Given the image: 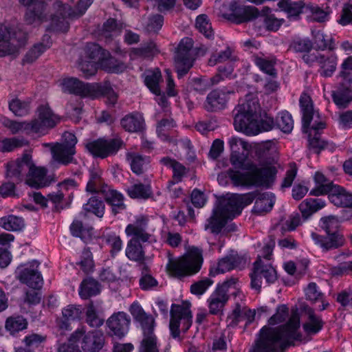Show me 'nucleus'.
<instances>
[{
  "label": "nucleus",
  "mask_w": 352,
  "mask_h": 352,
  "mask_svg": "<svg viewBox=\"0 0 352 352\" xmlns=\"http://www.w3.org/2000/svg\"><path fill=\"white\" fill-rule=\"evenodd\" d=\"M259 110L258 100L253 95H248L236 107L234 125L237 131L248 135H255L263 131L272 130L275 124L273 118L265 113L258 120Z\"/></svg>",
  "instance_id": "7ed1b4c3"
},
{
  "label": "nucleus",
  "mask_w": 352,
  "mask_h": 352,
  "mask_svg": "<svg viewBox=\"0 0 352 352\" xmlns=\"http://www.w3.org/2000/svg\"><path fill=\"white\" fill-rule=\"evenodd\" d=\"M127 160L130 163L131 170L136 174L142 173L149 163L148 157L135 153H129L127 155Z\"/></svg>",
  "instance_id": "ea45409f"
},
{
  "label": "nucleus",
  "mask_w": 352,
  "mask_h": 352,
  "mask_svg": "<svg viewBox=\"0 0 352 352\" xmlns=\"http://www.w3.org/2000/svg\"><path fill=\"white\" fill-rule=\"evenodd\" d=\"M213 282L209 278L202 279L193 283L190 287L192 294L197 296H201L212 285Z\"/></svg>",
  "instance_id": "680f3d73"
},
{
  "label": "nucleus",
  "mask_w": 352,
  "mask_h": 352,
  "mask_svg": "<svg viewBox=\"0 0 352 352\" xmlns=\"http://www.w3.org/2000/svg\"><path fill=\"white\" fill-rule=\"evenodd\" d=\"M77 182L74 179H66L59 184V192L56 195H51L50 198L54 203H58L65 196L64 191H69L77 187Z\"/></svg>",
  "instance_id": "8fccbe9b"
},
{
  "label": "nucleus",
  "mask_w": 352,
  "mask_h": 352,
  "mask_svg": "<svg viewBox=\"0 0 352 352\" xmlns=\"http://www.w3.org/2000/svg\"><path fill=\"white\" fill-rule=\"evenodd\" d=\"M82 311L79 306L69 305L63 310V317L65 322L60 327L61 329H67L68 322H74L81 318Z\"/></svg>",
  "instance_id": "a19ab883"
},
{
  "label": "nucleus",
  "mask_w": 352,
  "mask_h": 352,
  "mask_svg": "<svg viewBox=\"0 0 352 352\" xmlns=\"http://www.w3.org/2000/svg\"><path fill=\"white\" fill-rule=\"evenodd\" d=\"M235 280H230L219 286L208 299L210 312L212 314L220 313L228 300V294L236 296L239 290Z\"/></svg>",
  "instance_id": "ddd939ff"
},
{
  "label": "nucleus",
  "mask_w": 352,
  "mask_h": 352,
  "mask_svg": "<svg viewBox=\"0 0 352 352\" xmlns=\"http://www.w3.org/2000/svg\"><path fill=\"white\" fill-rule=\"evenodd\" d=\"M162 162L167 166L171 168L173 170V181L170 182L168 185V188L171 191L173 190V189H171V186L175 182L180 181L182 177L186 172V168L182 164L169 158H164Z\"/></svg>",
  "instance_id": "37998d69"
},
{
  "label": "nucleus",
  "mask_w": 352,
  "mask_h": 352,
  "mask_svg": "<svg viewBox=\"0 0 352 352\" xmlns=\"http://www.w3.org/2000/svg\"><path fill=\"white\" fill-rule=\"evenodd\" d=\"M27 144V141L23 138H6L1 141L0 151H11L16 148L21 147Z\"/></svg>",
  "instance_id": "603ef678"
},
{
  "label": "nucleus",
  "mask_w": 352,
  "mask_h": 352,
  "mask_svg": "<svg viewBox=\"0 0 352 352\" xmlns=\"http://www.w3.org/2000/svg\"><path fill=\"white\" fill-rule=\"evenodd\" d=\"M325 206V201L322 199H306L299 206L302 215L307 219L312 214Z\"/></svg>",
  "instance_id": "473e14b6"
},
{
  "label": "nucleus",
  "mask_w": 352,
  "mask_h": 352,
  "mask_svg": "<svg viewBox=\"0 0 352 352\" xmlns=\"http://www.w3.org/2000/svg\"><path fill=\"white\" fill-rule=\"evenodd\" d=\"M274 246L275 241L274 239L268 238L263 243L262 252L258 255V259L254 264L250 277L251 286L254 289L259 290L261 288L262 277H264L268 283H272L276 280V270L270 263Z\"/></svg>",
  "instance_id": "6e6552de"
},
{
  "label": "nucleus",
  "mask_w": 352,
  "mask_h": 352,
  "mask_svg": "<svg viewBox=\"0 0 352 352\" xmlns=\"http://www.w3.org/2000/svg\"><path fill=\"white\" fill-rule=\"evenodd\" d=\"M192 324V314L188 305H174L171 309L170 331L174 338L186 331Z\"/></svg>",
  "instance_id": "f3484780"
},
{
  "label": "nucleus",
  "mask_w": 352,
  "mask_h": 352,
  "mask_svg": "<svg viewBox=\"0 0 352 352\" xmlns=\"http://www.w3.org/2000/svg\"><path fill=\"white\" fill-rule=\"evenodd\" d=\"M120 146L121 142L118 139L110 140L99 139L87 143L86 148L94 156L104 158L116 153Z\"/></svg>",
  "instance_id": "5701e85b"
},
{
  "label": "nucleus",
  "mask_w": 352,
  "mask_h": 352,
  "mask_svg": "<svg viewBox=\"0 0 352 352\" xmlns=\"http://www.w3.org/2000/svg\"><path fill=\"white\" fill-rule=\"evenodd\" d=\"M314 179L316 183V187L310 191V195H311L319 196L328 193L331 186H334L319 171L315 173Z\"/></svg>",
  "instance_id": "f704fd0d"
},
{
  "label": "nucleus",
  "mask_w": 352,
  "mask_h": 352,
  "mask_svg": "<svg viewBox=\"0 0 352 352\" xmlns=\"http://www.w3.org/2000/svg\"><path fill=\"white\" fill-rule=\"evenodd\" d=\"M28 169L26 184L34 188H43L51 182L50 177L47 175V170L43 166H36L31 161L28 155L10 163L8 166V175L10 177L18 176Z\"/></svg>",
  "instance_id": "1a4fd4ad"
},
{
  "label": "nucleus",
  "mask_w": 352,
  "mask_h": 352,
  "mask_svg": "<svg viewBox=\"0 0 352 352\" xmlns=\"http://www.w3.org/2000/svg\"><path fill=\"white\" fill-rule=\"evenodd\" d=\"M24 35L21 32L11 31L8 25H0V56H4L16 52L23 45Z\"/></svg>",
  "instance_id": "aec40b11"
},
{
  "label": "nucleus",
  "mask_w": 352,
  "mask_h": 352,
  "mask_svg": "<svg viewBox=\"0 0 352 352\" xmlns=\"http://www.w3.org/2000/svg\"><path fill=\"white\" fill-rule=\"evenodd\" d=\"M63 144H56L51 146L53 161L58 164H67L72 161L75 154V145L77 143L76 136L69 132L63 135Z\"/></svg>",
  "instance_id": "a211bd4d"
},
{
  "label": "nucleus",
  "mask_w": 352,
  "mask_h": 352,
  "mask_svg": "<svg viewBox=\"0 0 352 352\" xmlns=\"http://www.w3.org/2000/svg\"><path fill=\"white\" fill-rule=\"evenodd\" d=\"M226 96L219 91H213L207 97L206 108L208 111L221 109L226 103Z\"/></svg>",
  "instance_id": "58836bf2"
},
{
  "label": "nucleus",
  "mask_w": 352,
  "mask_h": 352,
  "mask_svg": "<svg viewBox=\"0 0 352 352\" xmlns=\"http://www.w3.org/2000/svg\"><path fill=\"white\" fill-rule=\"evenodd\" d=\"M127 193L133 199H147L151 190L148 185L135 184L127 188Z\"/></svg>",
  "instance_id": "de8ad7c7"
},
{
  "label": "nucleus",
  "mask_w": 352,
  "mask_h": 352,
  "mask_svg": "<svg viewBox=\"0 0 352 352\" xmlns=\"http://www.w3.org/2000/svg\"><path fill=\"white\" fill-rule=\"evenodd\" d=\"M328 193L330 201L335 206L352 207V194L343 188L337 185L332 186Z\"/></svg>",
  "instance_id": "bb28decb"
},
{
  "label": "nucleus",
  "mask_w": 352,
  "mask_h": 352,
  "mask_svg": "<svg viewBox=\"0 0 352 352\" xmlns=\"http://www.w3.org/2000/svg\"><path fill=\"white\" fill-rule=\"evenodd\" d=\"M339 126L342 129L352 128V111H347L339 115L338 118Z\"/></svg>",
  "instance_id": "69168bd1"
},
{
  "label": "nucleus",
  "mask_w": 352,
  "mask_h": 352,
  "mask_svg": "<svg viewBox=\"0 0 352 352\" xmlns=\"http://www.w3.org/2000/svg\"><path fill=\"white\" fill-rule=\"evenodd\" d=\"M100 87V94L98 96L104 95L108 100L109 103L113 104L117 100V95L112 89L111 85L108 82H105L102 85L98 84Z\"/></svg>",
  "instance_id": "0e129e2a"
},
{
  "label": "nucleus",
  "mask_w": 352,
  "mask_h": 352,
  "mask_svg": "<svg viewBox=\"0 0 352 352\" xmlns=\"http://www.w3.org/2000/svg\"><path fill=\"white\" fill-rule=\"evenodd\" d=\"M246 263V259L239 256L236 252H232L228 256L221 258L217 263L214 270L215 273H225L235 267H240Z\"/></svg>",
  "instance_id": "a878e982"
},
{
  "label": "nucleus",
  "mask_w": 352,
  "mask_h": 352,
  "mask_svg": "<svg viewBox=\"0 0 352 352\" xmlns=\"http://www.w3.org/2000/svg\"><path fill=\"white\" fill-rule=\"evenodd\" d=\"M28 322L22 316H12L6 320V329L12 335L26 329Z\"/></svg>",
  "instance_id": "c03bdc74"
},
{
  "label": "nucleus",
  "mask_w": 352,
  "mask_h": 352,
  "mask_svg": "<svg viewBox=\"0 0 352 352\" xmlns=\"http://www.w3.org/2000/svg\"><path fill=\"white\" fill-rule=\"evenodd\" d=\"M38 265L36 261L20 265L16 270V278L30 287H40L43 283V278L38 271Z\"/></svg>",
  "instance_id": "412c9836"
},
{
  "label": "nucleus",
  "mask_w": 352,
  "mask_h": 352,
  "mask_svg": "<svg viewBox=\"0 0 352 352\" xmlns=\"http://www.w3.org/2000/svg\"><path fill=\"white\" fill-rule=\"evenodd\" d=\"M339 223L338 219L335 216L323 217L320 220V226L326 231L327 236L322 237L316 233H311V239L322 251L336 248L344 243L342 235L336 232Z\"/></svg>",
  "instance_id": "f8f14e48"
},
{
  "label": "nucleus",
  "mask_w": 352,
  "mask_h": 352,
  "mask_svg": "<svg viewBox=\"0 0 352 352\" xmlns=\"http://www.w3.org/2000/svg\"><path fill=\"white\" fill-rule=\"evenodd\" d=\"M220 13L223 17L237 23L250 20L257 14L254 8L244 6L236 2L231 3L229 7L223 6Z\"/></svg>",
  "instance_id": "4be33fe9"
},
{
  "label": "nucleus",
  "mask_w": 352,
  "mask_h": 352,
  "mask_svg": "<svg viewBox=\"0 0 352 352\" xmlns=\"http://www.w3.org/2000/svg\"><path fill=\"white\" fill-rule=\"evenodd\" d=\"M49 47L50 45H43L42 43L35 45L26 54L23 61L28 63L34 62Z\"/></svg>",
  "instance_id": "4d7b16f0"
},
{
  "label": "nucleus",
  "mask_w": 352,
  "mask_h": 352,
  "mask_svg": "<svg viewBox=\"0 0 352 352\" xmlns=\"http://www.w3.org/2000/svg\"><path fill=\"white\" fill-rule=\"evenodd\" d=\"M24 6H31L25 14V21L29 24L38 25L47 19V14L44 12L52 10L56 12L51 14L52 22L55 21V16L59 14L65 18L80 16L82 15L87 9L93 3L94 0H80L78 5V12H70V9L60 4L59 0H48L45 3L43 0H19Z\"/></svg>",
  "instance_id": "39448f33"
},
{
  "label": "nucleus",
  "mask_w": 352,
  "mask_h": 352,
  "mask_svg": "<svg viewBox=\"0 0 352 352\" xmlns=\"http://www.w3.org/2000/svg\"><path fill=\"white\" fill-rule=\"evenodd\" d=\"M143 338L140 346V352H158L159 344L153 333V327L142 330Z\"/></svg>",
  "instance_id": "7c9ffc66"
},
{
  "label": "nucleus",
  "mask_w": 352,
  "mask_h": 352,
  "mask_svg": "<svg viewBox=\"0 0 352 352\" xmlns=\"http://www.w3.org/2000/svg\"><path fill=\"white\" fill-rule=\"evenodd\" d=\"M231 151L230 162L235 168L246 170L244 173L230 171L229 177L233 184L239 186L270 187L275 180L276 167L271 162L258 164L248 162V144L241 138L232 137L228 140Z\"/></svg>",
  "instance_id": "f03ea898"
},
{
  "label": "nucleus",
  "mask_w": 352,
  "mask_h": 352,
  "mask_svg": "<svg viewBox=\"0 0 352 352\" xmlns=\"http://www.w3.org/2000/svg\"><path fill=\"white\" fill-rule=\"evenodd\" d=\"M317 61L321 67V74L324 76H329L336 69L337 57L332 54L327 56L322 55L317 58Z\"/></svg>",
  "instance_id": "4c0bfd02"
},
{
  "label": "nucleus",
  "mask_w": 352,
  "mask_h": 352,
  "mask_svg": "<svg viewBox=\"0 0 352 352\" xmlns=\"http://www.w3.org/2000/svg\"><path fill=\"white\" fill-rule=\"evenodd\" d=\"M162 80L161 72L158 69L148 70L144 74V83L150 91L154 94L155 100L162 108L168 107V102L165 95L162 93L160 82Z\"/></svg>",
  "instance_id": "b1692460"
},
{
  "label": "nucleus",
  "mask_w": 352,
  "mask_h": 352,
  "mask_svg": "<svg viewBox=\"0 0 352 352\" xmlns=\"http://www.w3.org/2000/svg\"><path fill=\"white\" fill-rule=\"evenodd\" d=\"M145 221L143 218L134 223L128 225L125 229L126 235L133 238L126 248V256L131 261H141L144 258V252L139 241L152 243L155 241V237L144 231Z\"/></svg>",
  "instance_id": "9b49d317"
},
{
  "label": "nucleus",
  "mask_w": 352,
  "mask_h": 352,
  "mask_svg": "<svg viewBox=\"0 0 352 352\" xmlns=\"http://www.w3.org/2000/svg\"><path fill=\"white\" fill-rule=\"evenodd\" d=\"M192 40L190 38H183L178 45L175 63L179 77L186 74L192 66L194 58L192 56Z\"/></svg>",
  "instance_id": "6ab92c4d"
},
{
  "label": "nucleus",
  "mask_w": 352,
  "mask_h": 352,
  "mask_svg": "<svg viewBox=\"0 0 352 352\" xmlns=\"http://www.w3.org/2000/svg\"><path fill=\"white\" fill-rule=\"evenodd\" d=\"M45 340V338L44 336L32 333L24 338L23 343L28 349L31 350L38 347Z\"/></svg>",
  "instance_id": "e2e57ef3"
},
{
  "label": "nucleus",
  "mask_w": 352,
  "mask_h": 352,
  "mask_svg": "<svg viewBox=\"0 0 352 352\" xmlns=\"http://www.w3.org/2000/svg\"><path fill=\"white\" fill-rule=\"evenodd\" d=\"M122 126L126 131L135 132L140 131L144 126V119L141 114H132L125 116L122 120Z\"/></svg>",
  "instance_id": "e433bc0d"
},
{
  "label": "nucleus",
  "mask_w": 352,
  "mask_h": 352,
  "mask_svg": "<svg viewBox=\"0 0 352 352\" xmlns=\"http://www.w3.org/2000/svg\"><path fill=\"white\" fill-rule=\"evenodd\" d=\"M253 200L254 195L252 193L228 194L214 208L212 217L205 226V230L214 236L218 235L227 221L239 215L243 208Z\"/></svg>",
  "instance_id": "20e7f679"
},
{
  "label": "nucleus",
  "mask_w": 352,
  "mask_h": 352,
  "mask_svg": "<svg viewBox=\"0 0 352 352\" xmlns=\"http://www.w3.org/2000/svg\"><path fill=\"white\" fill-rule=\"evenodd\" d=\"M241 317L245 318L248 322H251L257 319L256 310L248 309L246 308L241 309L240 307H236L229 315L228 318L232 320L231 322L236 323Z\"/></svg>",
  "instance_id": "49530a36"
},
{
  "label": "nucleus",
  "mask_w": 352,
  "mask_h": 352,
  "mask_svg": "<svg viewBox=\"0 0 352 352\" xmlns=\"http://www.w3.org/2000/svg\"><path fill=\"white\" fill-rule=\"evenodd\" d=\"M0 226L6 230L19 231L24 227V221L19 217L9 215L0 219Z\"/></svg>",
  "instance_id": "79ce46f5"
},
{
  "label": "nucleus",
  "mask_w": 352,
  "mask_h": 352,
  "mask_svg": "<svg viewBox=\"0 0 352 352\" xmlns=\"http://www.w3.org/2000/svg\"><path fill=\"white\" fill-rule=\"evenodd\" d=\"M203 263L201 250L192 247L183 256L177 258H170L166 264L168 275L182 278L197 273Z\"/></svg>",
  "instance_id": "9d476101"
},
{
  "label": "nucleus",
  "mask_w": 352,
  "mask_h": 352,
  "mask_svg": "<svg viewBox=\"0 0 352 352\" xmlns=\"http://www.w3.org/2000/svg\"><path fill=\"white\" fill-rule=\"evenodd\" d=\"M87 322L91 327H99L103 324L104 320L96 313L93 305H89L86 311Z\"/></svg>",
  "instance_id": "052dcab7"
},
{
  "label": "nucleus",
  "mask_w": 352,
  "mask_h": 352,
  "mask_svg": "<svg viewBox=\"0 0 352 352\" xmlns=\"http://www.w3.org/2000/svg\"><path fill=\"white\" fill-rule=\"evenodd\" d=\"M130 312L134 318L140 323L142 330L145 328L148 329V327H153V318L151 316H147L138 302H134L131 305Z\"/></svg>",
  "instance_id": "72a5a7b5"
},
{
  "label": "nucleus",
  "mask_w": 352,
  "mask_h": 352,
  "mask_svg": "<svg viewBox=\"0 0 352 352\" xmlns=\"http://www.w3.org/2000/svg\"><path fill=\"white\" fill-rule=\"evenodd\" d=\"M275 202L274 195L271 192H265L259 195L255 201L254 212L263 214L272 210Z\"/></svg>",
  "instance_id": "2f4dec72"
},
{
  "label": "nucleus",
  "mask_w": 352,
  "mask_h": 352,
  "mask_svg": "<svg viewBox=\"0 0 352 352\" xmlns=\"http://www.w3.org/2000/svg\"><path fill=\"white\" fill-rule=\"evenodd\" d=\"M315 43L318 48H325L331 45V38L324 35L322 32H317L314 34Z\"/></svg>",
  "instance_id": "774afa93"
},
{
  "label": "nucleus",
  "mask_w": 352,
  "mask_h": 352,
  "mask_svg": "<svg viewBox=\"0 0 352 352\" xmlns=\"http://www.w3.org/2000/svg\"><path fill=\"white\" fill-rule=\"evenodd\" d=\"M300 104L302 113V129L308 133L309 126L311 129L318 131L325 127L324 118L313 108L310 97L304 94L300 96Z\"/></svg>",
  "instance_id": "2eb2a0df"
},
{
  "label": "nucleus",
  "mask_w": 352,
  "mask_h": 352,
  "mask_svg": "<svg viewBox=\"0 0 352 352\" xmlns=\"http://www.w3.org/2000/svg\"><path fill=\"white\" fill-rule=\"evenodd\" d=\"M254 62L256 65L263 72L270 75L274 76L276 72L274 69V60L268 58L263 54L256 55L254 56Z\"/></svg>",
  "instance_id": "a18cd8bd"
},
{
  "label": "nucleus",
  "mask_w": 352,
  "mask_h": 352,
  "mask_svg": "<svg viewBox=\"0 0 352 352\" xmlns=\"http://www.w3.org/2000/svg\"><path fill=\"white\" fill-rule=\"evenodd\" d=\"M9 108L16 116H23L28 112L29 104L18 98H15L10 102Z\"/></svg>",
  "instance_id": "13d9d810"
},
{
  "label": "nucleus",
  "mask_w": 352,
  "mask_h": 352,
  "mask_svg": "<svg viewBox=\"0 0 352 352\" xmlns=\"http://www.w3.org/2000/svg\"><path fill=\"white\" fill-rule=\"evenodd\" d=\"M333 101L339 107H344L352 100V90L346 88L333 94Z\"/></svg>",
  "instance_id": "3c124183"
},
{
  "label": "nucleus",
  "mask_w": 352,
  "mask_h": 352,
  "mask_svg": "<svg viewBox=\"0 0 352 352\" xmlns=\"http://www.w3.org/2000/svg\"><path fill=\"white\" fill-rule=\"evenodd\" d=\"M277 126L285 133H289L294 127V120L287 111L280 112L276 118Z\"/></svg>",
  "instance_id": "09e8293b"
},
{
  "label": "nucleus",
  "mask_w": 352,
  "mask_h": 352,
  "mask_svg": "<svg viewBox=\"0 0 352 352\" xmlns=\"http://www.w3.org/2000/svg\"><path fill=\"white\" fill-rule=\"evenodd\" d=\"M78 65L85 77L94 75L98 67L109 73H121L126 69L123 62L111 56L108 52L94 43L86 47Z\"/></svg>",
  "instance_id": "423d86ee"
},
{
  "label": "nucleus",
  "mask_w": 352,
  "mask_h": 352,
  "mask_svg": "<svg viewBox=\"0 0 352 352\" xmlns=\"http://www.w3.org/2000/svg\"><path fill=\"white\" fill-rule=\"evenodd\" d=\"M307 17L313 21L323 22L327 19L328 12L320 9L319 7L308 3Z\"/></svg>",
  "instance_id": "864d4df0"
},
{
  "label": "nucleus",
  "mask_w": 352,
  "mask_h": 352,
  "mask_svg": "<svg viewBox=\"0 0 352 352\" xmlns=\"http://www.w3.org/2000/svg\"><path fill=\"white\" fill-rule=\"evenodd\" d=\"M130 319L124 312L113 314L107 320V325L113 333L118 338L124 336L128 331Z\"/></svg>",
  "instance_id": "393cba45"
},
{
  "label": "nucleus",
  "mask_w": 352,
  "mask_h": 352,
  "mask_svg": "<svg viewBox=\"0 0 352 352\" xmlns=\"http://www.w3.org/2000/svg\"><path fill=\"white\" fill-rule=\"evenodd\" d=\"M158 50L153 43H150L144 49H133L131 51L130 56L132 59L136 57H150L157 54Z\"/></svg>",
  "instance_id": "6e6d98bb"
},
{
  "label": "nucleus",
  "mask_w": 352,
  "mask_h": 352,
  "mask_svg": "<svg viewBox=\"0 0 352 352\" xmlns=\"http://www.w3.org/2000/svg\"><path fill=\"white\" fill-rule=\"evenodd\" d=\"M84 210L95 214L98 217H102L104 211V206L101 201L91 197L88 202L84 205Z\"/></svg>",
  "instance_id": "5fc2aeb1"
},
{
  "label": "nucleus",
  "mask_w": 352,
  "mask_h": 352,
  "mask_svg": "<svg viewBox=\"0 0 352 352\" xmlns=\"http://www.w3.org/2000/svg\"><path fill=\"white\" fill-rule=\"evenodd\" d=\"M300 317L296 312L289 316L285 305H279L267 324L260 331V336L251 352H283L294 340H301L299 332Z\"/></svg>",
  "instance_id": "f257e3e1"
},
{
  "label": "nucleus",
  "mask_w": 352,
  "mask_h": 352,
  "mask_svg": "<svg viewBox=\"0 0 352 352\" xmlns=\"http://www.w3.org/2000/svg\"><path fill=\"white\" fill-rule=\"evenodd\" d=\"M102 192L104 194L107 202L111 206L112 211L114 214L125 208L124 197L120 192L108 186L102 188Z\"/></svg>",
  "instance_id": "c85d7f7f"
},
{
  "label": "nucleus",
  "mask_w": 352,
  "mask_h": 352,
  "mask_svg": "<svg viewBox=\"0 0 352 352\" xmlns=\"http://www.w3.org/2000/svg\"><path fill=\"white\" fill-rule=\"evenodd\" d=\"M219 79H197L194 81V89L198 91H204L206 90L210 85L219 82Z\"/></svg>",
  "instance_id": "338daca9"
},
{
  "label": "nucleus",
  "mask_w": 352,
  "mask_h": 352,
  "mask_svg": "<svg viewBox=\"0 0 352 352\" xmlns=\"http://www.w3.org/2000/svg\"><path fill=\"white\" fill-rule=\"evenodd\" d=\"M59 121L47 104L39 107L35 118L31 122H15L3 118L2 124L10 131L12 134L26 133L28 134L44 135L47 130L54 127Z\"/></svg>",
  "instance_id": "0eeeda50"
},
{
  "label": "nucleus",
  "mask_w": 352,
  "mask_h": 352,
  "mask_svg": "<svg viewBox=\"0 0 352 352\" xmlns=\"http://www.w3.org/2000/svg\"><path fill=\"white\" fill-rule=\"evenodd\" d=\"M100 292V285L92 278L84 280L79 288V295L83 299H87L92 296L97 295Z\"/></svg>",
  "instance_id": "c9c22d12"
},
{
  "label": "nucleus",
  "mask_w": 352,
  "mask_h": 352,
  "mask_svg": "<svg viewBox=\"0 0 352 352\" xmlns=\"http://www.w3.org/2000/svg\"><path fill=\"white\" fill-rule=\"evenodd\" d=\"M58 86L65 93L74 94L83 97L96 98L100 94V87L97 84H85L76 78H63L57 82Z\"/></svg>",
  "instance_id": "4468645a"
},
{
  "label": "nucleus",
  "mask_w": 352,
  "mask_h": 352,
  "mask_svg": "<svg viewBox=\"0 0 352 352\" xmlns=\"http://www.w3.org/2000/svg\"><path fill=\"white\" fill-rule=\"evenodd\" d=\"M103 341V335L100 331L96 330L86 333L84 328L76 331L70 338L71 344L76 342L78 347L88 352H96L101 349Z\"/></svg>",
  "instance_id": "dca6fc26"
},
{
  "label": "nucleus",
  "mask_w": 352,
  "mask_h": 352,
  "mask_svg": "<svg viewBox=\"0 0 352 352\" xmlns=\"http://www.w3.org/2000/svg\"><path fill=\"white\" fill-rule=\"evenodd\" d=\"M306 320L302 324L304 331L307 335H315L322 328L323 322L320 316L313 309L309 308L305 311Z\"/></svg>",
  "instance_id": "c756f323"
},
{
  "label": "nucleus",
  "mask_w": 352,
  "mask_h": 352,
  "mask_svg": "<svg viewBox=\"0 0 352 352\" xmlns=\"http://www.w3.org/2000/svg\"><path fill=\"white\" fill-rule=\"evenodd\" d=\"M278 6L281 11L287 14L289 18L296 19L301 13H307V10L305 8L308 7V3L302 1L281 0L278 2Z\"/></svg>",
  "instance_id": "cd10ccee"
},
{
  "label": "nucleus",
  "mask_w": 352,
  "mask_h": 352,
  "mask_svg": "<svg viewBox=\"0 0 352 352\" xmlns=\"http://www.w3.org/2000/svg\"><path fill=\"white\" fill-rule=\"evenodd\" d=\"M196 27L200 32L209 38L212 35L211 25L206 15H199L196 19Z\"/></svg>",
  "instance_id": "bf43d9fd"
}]
</instances>
